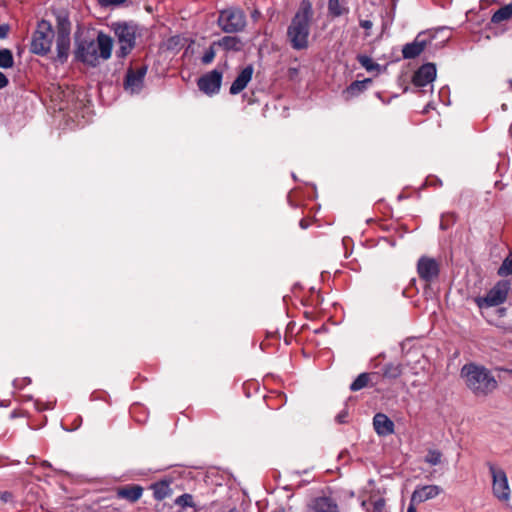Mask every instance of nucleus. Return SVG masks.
Returning <instances> with one entry per match:
<instances>
[{
  "label": "nucleus",
  "instance_id": "f257e3e1",
  "mask_svg": "<svg viewBox=\"0 0 512 512\" xmlns=\"http://www.w3.org/2000/svg\"><path fill=\"white\" fill-rule=\"evenodd\" d=\"M113 48V39L99 32L96 41L83 39L77 43L75 49L76 60L95 67L99 64V60H107L111 57Z\"/></svg>",
  "mask_w": 512,
  "mask_h": 512
},
{
  "label": "nucleus",
  "instance_id": "f03ea898",
  "mask_svg": "<svg viewBox=\"0 0 512 512\" xmlns=\"http://www.w3.org/2000/svg\"><path fill=\"white\" fill-rule=\"evenodd\" d=\"M312 16L311 2L303 0L287 29V37L293 49L303 50L308 47Z\"/></svg>",
  "mask_w": 512,
  "mask_h": 512
},
{
  "label": "nucleus",
  "instance_id": "7ed1b4c3",
  "mask_svg": "<svg viewBox=\"0 0 512 512\" xmlns=\"http://www.w3.org/2000/svg\"><path fill=\"white\" fill-rule=\"evenodd\" d=\"M461 375L465 378L467 387L476 396H486L492 393L498 386L495 377L483 366L475 364L464 365Z\"/></svg>",
  "mask_w": 512,
  "mask_h": 512
},
{
  "label": "nucleus",
  "instance_id": "20e7f679",
  "mask_svg": "<svg viewBox=\"0 0 512 512\" xmlns=\"http://www.w3.org/2000/svg\"><path fill=\"white\" fill-rule=\"evenodd\" d=\"M112 29L119 45L116 55L125 58L136 45L138 27L132 22H117L112 24Z\"/></svg>",
  "mask_w": 512,
  "mask_h": 512
},
{
  "label": "nucleus",
  "instance_id": "39448f33",
  "mask_svg": "<svg viewBox=\"0 0 512 512\" xmlns=\"http://www.w3.org/2000/svg\"><path fill=\"white\" fill-rule=\"evenodd\" d=\"M53 38L54 31L51 23L44 19L39 21L32 36L31 52L37 55H46L51 49Z\"/></svg>",
  "mask_w": 512,
  "mask_h": 512
},
{
  "label": "nucleus",
  "instance_id": "423d86ee",
  "mask_svg": "<svg viewBox=\"0 0 512 512\" xmlns=\"http://www.w3.org/2000/svg\"><path fill=\"white\" fill-rule=\"evenodd\" d=\"M217 23L225 33H237L246 26L245 13L239 8H227L219 13Z\"/></svg>",
  "mask_w": 512,
  "mask_h": 512
},
{
  "label": "nucleus",
  "instance_id": "0eeeda50",
  "mask_svg": "<svg viewBox=\"0 0 512 512\" xmlns=\"http://www.w3.org/2000/svg\"><path fill=\"white\" fill-rule=\"evenodd\" d=\"M510 288L508 280H500L488 291L486 296H478L474 298V302L480 309L501 305L507 300Z\"/></svg>",
  "mask_w": 512,
  "mask_h": 512
},
{
  "label": "nucleus",
  "instance_id": "6e6552de",
  "mask_svg": "<svg viewBox=\"0 0 512 512\" xmlns=\"http://www.w3.org/2000/svg\"><path fill=\"white\" fill-rule=\"evenodd\" d=\"M488 468L492 477V492L494 497L501 502H508L511 497V489L506 472L492 463L488 464Z\"/></svg>",
  "mask_w": 512,
  "mask_h": 512
},
{
  "label": "nucleus",
  "instance_id": "1a4fd4ad",
  "mask_svg": "<svg viewBox=\"0 0 512 512\" xmlns=\"http://www.w3.org/2000/svg\"><path fill=\"white\" fill-rule=\"evenodd\" d=\"M223 73L218 69H214L201 76L197 85L200 91L206 95L212 96L219 92L222 84Z\"/></svg>",
  "mask_w": 512,
  "mask_h": 512
},
{
  "label": "nucleus",
  "instance_id": "9d476101",
  "mask_svg": "<svg viewBox=\"0 0 512 512\" xmlns=\"http://www.w3.org/2000/svg\"><path fill=\"white\" fill-rule=\"evenodd\" d=\"M417 272L421 280L431 283L439 276V264L433 258L422 256L417 262Z\"/></svg>",
  "mask_w": 512,
  "mask_h": 512
},
{
  "label": "nucleus",
  "instance_id": "9b49d317",
  "mask_svg": "<svg viewBox=\"0 0 512 512\" xmlns=\"http://www.w3.org/2000/svg\"><path fill=\"white\" fill-rule=\"evenodd\" d=\"M147 73V67L141 66L136 70L129 68L124 80V88L131 94L139 93L144 84V78Z\"/></svg>",
  "mask_w": 512,
  "mask_h": 512
},
{
  "label": "nucleus",
  "instance_id": "f8f14e48",
  "mask_svg": "<svg viewBox=\"0 0 512 512\" xmlns=\"http://www.w3.org/2000/svg\"><path fill=\"white\" fill-rule=\"evenodd\" d=\"M442 491V488L438 485H418L411 495V502L423 503L436 498Z\"/></svg>",
  "mask_w": 512,
  "mask_h": 512
},
{
  "label": "nucleus",
  "instance_id": "ddd939ff",
  "mask_svg": "<svg viewBox=\"0 0 512 512\" xmlns=\"http://www.w3.org/2000/svg\"><path fill=\"white\" fill-rule=\"evenodd\" d=\"M436 78V67L433 63L422 65L414 74L412 82L415 86L424 87Z\"/></svg>",
  "mask_w": 512,
  "mask_h": 512
},
{
  "label": "nucleus",
  "instance_id": "4468645a",
  "mask_svg": "<svg viewBox=\"0 0 512 512\" xmlns=\"http://www.w3.org/2000/svg\"><path fill=\"white\" fill-rule=\"evenodd\" d=\"M373 427L379 436H388L394 433L393 421L383 413H377L374 415Z\"/></svg>",
  "mask_w": 512,
  "mask_h": 512
},
{
  "label": "nucleus",
  "instance_id": "2eb2a0df",
  "mask_svg": "<svg viewBox=\"0 0 512 512\" xmlns=\"http://www.w3.org/2000/svg\"><path fill=\"white\" fill-rule=\"evenodd\" d=\"M253 75V67L251 65L246 66L232 82L230 86V94L236 95L246 88L248 83L251 81Z\"/></svg>",
  "mask_w": 512,
  "mask_h": 512
},
{
  "label": "nucleus",
  "instance_id": "dca6fc26",
  "mask_svg": "<svg viewBox=\"0 0 512 512\" xmlns=\"http://www.w3.org/2000/svg\"><path fill=\"white\" fill-rule=\"evenodd\" d=\"M306 512H339V509L331 498L318 497L311 502Z\"/></svg>",
  "mask_w": 512,
  "mask_h": 512
},
{
  "label": "nucleus",
  "instance_id": "f3484780",
  "mask_svg": "<svg viewBox=\"0 0 512 512\" xmlns=\"http://www.w3.org/2000/svg\"><path fill=\"white\" fill-rule=\"evenodd\" d=\"M143 494V487L140 485H127L120 487L116 491V496L119 499H125L131 503L137 502Z\"/></svg>",
  "mask_w": 512,
  "mask_h": 512
},
{
  "label": "nucleus",
  "instance_id": "a211bd4d",
  "mask_svg": "<svg viewBox=\"0 0 512 512\" xmlns=\"http://www.w3.org/2000/svg\"><path fill=\"white\" fill-rule=\"evenodd\" d=\"M170 484L171 480L164 479L155 482L150 486V489L153 491V496L157 501H162L172 495L173 490L170 487Z\"/></svg>",
  "mask_w": 512,
  "mask_h": 512
},
{
  "label": "nucleus",
  "instance_id": "6ab92c4d",
  "mask_svg": "<svg viewBox=\"0 0 512 512\" xmlns=\"http://www.w3.org/2000/svg\"><path fill=\"white\" fill-rule=\"evenodd\" d=\"M57 59L64 63L67 61L70 51V35L57 34L56 37Z\"/></svg>",
  "mask_w": 512,
  "mask_h": 512
},
{
  "label": "nucleus",
  "instance_id": "aec40b11",
  "mask_svg": "<svg viewBox=\"0 0 512 512\" xmlns=\"http://www.w3.org/2000/svg\"><path fill=\"white\" fill-rule=\"evenodd\" d=\"M426 42L416 38L413 42L407 43L402 49L404 59H413L419 56L425 49Z\"/></svg>",
  "mask_w": 512,
  "mask_h": 512
},
{
  "label": "nucleus",
  "instance_id": "412c9836",
  "mask_svg": "<svg viewBox=\"0 0 512 512\" xmlns=\"http://www.w3.org/2000/svg\"><path fill=\"white\" fill-rule=\"evenodd\" d=\"M225 51H240L242 48L241 40L236 36H224L218 41L213 42Z\"/></svg>",
  "mask_w": 512,
  "mask_h": 512
},
{
  "label": "nucleus",
  "instance_id": "4be33fe9",
  "mask_svg": "<svg viewBox=\"0 0 512 512\" xmlns=\"http://www.w3.org/2000/svg\"><path fill=\"white\" fill-rule=\"evenodd\" d=\"M57 34L70 35L71 23L68 13L65 11H58L56 13Z\"/></svg>",
  "mask_w": 512,
  "mask_h": 512
},
{
  "label": "nucleus",
  "instance_id": "5701e85b",
  "mask_svg": "<svg viewBox=\"0 0 512 512\" xmlns=\"http://www.w3.org/2000/svg\"><path fill=\"white\" fill-rule=\"evenodd\" d=\"M512 17V2L501 7L491 17V22L494 24H499L503 21H506Z\"/></svg>",
  "mask_w": 512,
  "mask_h": 512
},
{
  "label": "nucleus",
  "instance_id": "b1692460",
  "mask_svg": "<svg viewBox=\"0 0 512 512\" xmlns=\"http://www.w3.org/2000/svg\"><path fill=\"white\" fill-rule=\"evenodd\" d=\"M402 374V365L399 363H388L383 367V377L396 379Z\"/></svg>",
  "mask_w": 512,
  "mask_h": 512
},
{
  "label": "nucleus",
  "instance_id": "393cba45",
  "mask_svg": "<svg viewBox=\"0 0 512 512\" xmlns=\"http://www.w3.org/2000/svg\"><path fill=\"white\" fill-rule=\"evenodd\" d=\"M370 83H371V79H364L362 81H354L347 87L346 93L349 94L350 96H356L359 93L366 90Z\"/></svg>",
  "mask_w": 512,
  "mask_h": 512
},
{
  "label": "nucleus",
  "instance_id": "a878e982",
  "mask_svg": "<svg viewBox=\"0 0 512 512\" xmlns=\"http://www.w3.org/2000/svg\"><path fill=\"white\" fill-rule=\"evenodd\" d=\"M14 66V57L11 50L7 48L0 49V68L10 69Z\"/></svg>",
  "mask_w": 512,
  "mask_h": 512
},
{
  "label": "nucleus",
  "instance_id": "bb28decb",
  "mask_svg": "<svg viewBox=\"0 0 512 512\" xmlns=\"http://www.w3.org/2000/svg\"><path fill=\"white\" fill-rule=\"evenodd\" d=\"M328 11L332 16L339 17L344 13H348V8L343 7L339 0H329Z\"/></svg>",
  "mask_w": 512,
  "mask_h": 512
},
{
  "label": "nucleus",
  "instance_id": "cd10ccee",
  "mask_svg": "<svg viewBox=\"0 0 512 512\" xmlns=\"http://www.w3.org/2000/svg\"><path fill=\"white\" fill-rule=\"evenodd\" d=\"M368 382H369V374L368 373H361L351 383L350 390L351 391H359L362 388L366 387Z\"/></svg>",
  "mask_w": 512,
  "mask_h": 512
},
{
  "label": "nucleus",
  "instance_id": "c85d7f7f",
  "mask_svg": "<svg viewBox=\"0 0 512 512\" xmlns=\"http://www.w3.org/2000/svg\"><path fill=\"white\" fill-rule=\"evenodd\" d=\"M442 453L439 450H428L426 456L424 457V461L431 465L436 466L441 463Z\"/></svg>",
  "mask_w": 512,
  "mask_h": 512
},
{
  "label": "nucleus",
  "instance_id": "c756f323",
  "mask_svg": "<svg viewBox=\"0 0 512 512\" xmlns=\"http://www.w3.org/2000/svg\"><path fill=\"white\" fill-rule=\"evenodd\" d=\"M512 274V257H507L502 262L501 266L498 269L499 276H508Z\"/></svg>",
  "mask_w": 512,
  "mask_h": 512
},
{
  "label": "nucleus",
  "instance_id": "7c9ffc66",
  "mask_svg": "<svg viewBox=\"0 0 512 512\" xmlns=\"http://www.w3.org/2000/svg\"><path fill=\"white\" fill-rule=\"evenodd\" d=\"M175 504L182 507H193V496L191 494L184 493L176 498Z\"/></svg>",
  "mask_w": 512,
  "mask_h": 512
},
{
  "label": "nucleus",
  "instance_id": "2f4dec72",
  "mask_svg": "<svg viewBox=\"0 0 512 512\" xmlns=\"http://www.w3.org/2000/svg\"><path fill=\"white\" fill-rule=\"evenodd\" d=\"M358 61L367 71H373L379 67V65L374 63L370 57L365 55H360L358 57Z\"/></svg>",
  "mask_w": 512,
  "mask_h": 512
},
{
  "label": "nucleus",
  "instance_id": "473e14b6",
  "mask_svg": "<svg viewBox=\"0 0 512 512\" xmlns=\"http://www.w3.org/2000/svg\"><path fill=\"white\" fill-rule=\"evenodd\" d=\"M216 45H211L204 53V55L202 56L201 58V61L203 64L207 65V64H210L214 58H215V55H216V52H215V47Z\"/></svg>",
  "mask_w": 512,
  "mask_h": 512
},
{
  "label": "nucleus",
  "instance_id": "72a5a7b5",
  "mask_svg": "<svg viewBox=\"0 0 512 512\" xmlns=\"http://www.w3.org/2000/svg\"><path fill=\"white\" fill-rule=\"evenodd\" d=\"M385 506L384 499H378L373 503V509L375 512H382L383 508Z\"/></svg>",
  "mask_w": 512,
  "mask_h": 512
},
{
  "label": "nucleus",
  "instance_id": "f704fd0d",
  "mask_svg": "<svg viewBox=\"0 0 512 512\" xmlns=\"http://www.w3.org/2000/svg\"><path fill=\"white\" fill-rule=\"evenodd\" d=\"M100 4L108 6V5H119L124 3L126 0H98Z\"/></svg>",
  "mask_w": 512,
  "mask_h": 512
},
{
  "label": "nucleus",
  "instance_id": "c9c22d12",
  "mask_svg": "<svg viewBox=\"0 0 512 512\" xmlns=\"http://www.w3.org/2000/svg\"><path fill=\"white\" fill-rule=\"evenodd\" d=\"M347 416H348L347 411H346V410H343V411H341L340 413H338V414H337V416H336V418H335V419H336V421H337L338 423L343 424V423H345V422H346V418H347Z\"/></svg>",
  "mask_w": 512,
  "mask_h": 512
},
{
  "label": "nucleus",
  "instance_id": "e433bc0d",
  "mask_svg": "<svg viewBox=\"0 0 512 512\" xmlns=\"http://www.w3.org/2000/svg\"><path fill=\"white\" fill-rule=\"evenodd\" d=\"M9 33V26L7 24L0 25V39H5Z\"/></svg>",
  "mask_w": 512,
  "mask_h": 512
},
{
  "label": "nucleus",
  "instance_id": "4c0bfd02",
  "mask_svg": "<svg viewBox=\"0 0 512 512\" xmlns=\"http://www.w3.org/2000/svg\"><path fill=\"white\" fill-rule=\"evenodd\" d=\"M359 25L366 31L371 30L373 27V23L370 20H360Z\"/></svg>",
  "mask_w": 512,
  "mask_h": 512
},
{
  "label": "nucleus",
  "instance_id": "58836bf2",
  "mask_svg": "<svg viewBox=\"0 0 512 512\" xmlns=\"http://www.w3.org/2000/svg\"><path fill=\"white\" fill-rule=\"evenodd\" d=\"M9 83L8 78L5 76L4 73L0 72V89L6 87Z\"/></svg>",
  "mask_w": 512,
  "mask_h": 512
},
{
  "label": "nucleus",
  "instance_id": "ea45409f",
  "mask_svg": "<svg viewBox=\"0 0 512 512\" xmlns=\"http://www.w3.org/2000/svg\"><path fill=\"white\" fill-rule=\"evenodd\" d=\"M11 497H12V494L10 492L4 491V492L0 493V499L3 502L9 501L11 499Z\"/></svg>",
  "mask_w": 512,
  "mask_h": 512
},
{
  "label": "nucleus",
  "instance_id": "a19ab883",
  "mask_svg": "<svg viewBox=\"0 0 512 512\" xmlns=\"http://www.w3.org/2000/svg\"><path fill=\"white\" fill-rule=\"evenodd\" d=\"M416 504H417V503H413V502H411V501H410V505H409V507H408V509H407V512H417V511H416V508H415V505H416Z\"/></svg>",
  "mask_w": 512,
  "mask_h": 512
},
{
  "label": "nucleus",
  "instance_id": "79ce46f5",
  "mask_svg": "<svg viewBox=\"0 0 512 512\" xmlns=\"http://www.w3.org/2000/svg\"><path fill=\"white\" fill-rule=\"evenodd\" d=\"M300 227H301L302 229H306V228L308 227V224L306 223V221H305L304 219H302V220L300 221Z\"/></svg>",
  "mask_w": 512,
  "mask_h": 512
},
{
  "label": "nucleus",
  "instance_id": "37998d69",
  "mask_svg": "<svg viewBox=\"0 0 512 512\" xmlns=\"http://www.w3.org/2000/svg\"><path fill=\"white\" fill-rule=\"evenodd\" d=\"M228 512H240L237 508H232Z\"/></svg>",
  "mask_w": 512,
  "mask_h": 512
},
{
  "label": "nucleus",
  "instance_id": "c03bdc74",
  "mask_svg": "<svg viewBox=\"0 0 512 512\" xmlns=\"http://www.w3.org/2000/svg\"><path fill=\"white\" fill-rule=\"evenodd\" d=\"M506 372H508L509 374H512V369H508V370H506Z\"/></svg>",
  "mask_w": 512,
  "mask_h": 512
}]
</instances>
